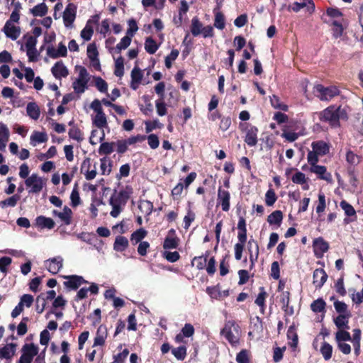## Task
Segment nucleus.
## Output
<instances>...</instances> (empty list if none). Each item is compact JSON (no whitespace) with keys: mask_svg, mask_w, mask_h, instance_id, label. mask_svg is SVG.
Wrapping results in <instances>:
<instances>
[{"mask_svg":"<svg viewBox=\"0 0 363 363\" xmlns=\"http://www.w3.org/2000/svg\"><path fill=\"white\" fill-rule=\"evenodd\" d=\"M27 115L33 120H38L40 115L39 106L35 102H29L26 106Z\"/></svg>","mask_w":363,"mask_h":363,"instance_id":"nucleus-28","label":"nucleus"},{"mask_svg":"<svg viewBox=\"0 0 363 363\" xmlns=\"http://www.w3.org/2000/svg\"><path fill=\"white\" fill-rule=\"evenodd\" d=\"M270 104L275 109H279L283 111H287L289 109V106L281 102L279 97L275 94L270 96Z\"/></svg>","mask_w":363,"mask_h":363,"instance_id":"nucleus-37","label":"nucleus"},{"mask_svg":"<svg viewBox=\"0 0 363 363\" xmlns=\"http://www.w3.org/2000/svg\"><path fill=\"white\" fill-rule=\"evenodd\" d=\"M20 199V196L18 194H14L3 201H0V207L2 208L6 207H14L16 206L18 200Z\"/></svg>","mask_w":363,"mask_h":363,"instance_id":"nucleus-43","label":"nucleus"},{"mask_svg":"<svg viewBox=\"0 0 363 363\" xmlns=\"http://www.w3.org/2000/svg\"><path fill=\"white\" fill-rule=\"evenodd\" d=\"M306 6H308V11L311 13L315 11V6L313 0H303V2L301 3L295 1L293 3L292 6H288V11L292 10L293 11L297 13Z\"/></svg>","mask_w":363,"mask_h":363,"instance_id":"nucleus-17","label":"nucleus"},{"mask_svg":"<svg viewBox=\"0 0 363 363\" xmlns=\"http://www.w3.org/2000/svg\"><path fill=\"white\" fill-rule=\"evenodd\" d=\"M68 135L70 138L78 142H81L84 139L82 132L77 125H73V127L69 130Z\"/></svg>","mask_w":363,"mask_h":363,"instance_id":"nucleus-48","label":"nucleus"},{"mask_svg":"<svg viewBox=\"0 0 363 363\" xmlns=\"http://www.w3.org/2000/svg\"><path fill=\"white\" fill-rule=\"evenodd\" d=\"M334 307L337 313L339 314H347V313H350V311L347 310V305L343 301L335 300L334 301Z\"/></svg>","mask_w":363,"mask_h":363,"instance_id":"nucleus-60","label":"nucleus"},{"mask_svg":"<svg viewBox=\"0 0 363 363\" xmlns=\"http://www.w3.org/2000/svg\"><path fill=\"white\" fill-rule=\"evenodd\" d=\"M131 40L132 37L128 35L122 38L120 43L116 45L115 48L116 52L120 53L122 50L126 49L130 45Z\"/></svg>","mask_w":363,"mask_h":363,"instance_id":"nucleus-52","label":"nucleus"},{"mask_svg":"<svg viewBox=\"0 0 363 363\" xmlns=\"http://www.w3.org/2000/svg\"><path fill=\"white\" fill-rule=\"evenodd\" d=\"M236 361L238 363H250L248 351L244 349L238 352L236 356Z\"/></svg>","mask_w":363,"mask_h":363,"instance_id":"nucleus-64","label":"nucleus"},{"mask_svg":"<svg viewBox=\"0 0 363 363\" xmlns=\"http://www.w3.org/2000/svg\"><path fill=\"white\" fill-rule=\"evenodd\" d=\"M3 31L7 38H9L13 40H16L21 34L20 28L12 25L11 23H10V21H7L6 22Z\"/></svg>","mask_w":363,"mask_h":363,"instance_id":"nucleus-18","label":"nucleus"},{"mask_svg":"<svg viewBox=\"0 0 363 363\" xmlns=\"http://www.w3.org/2000/svg\"><path fill=\"white\" fill-rule=\"evenodd\" d=\"M47 55L52 59H57L60 57H66L67 55V47L63 43H59L57 50L53 46H48L47 48Z\"/></svg>","mask_w":363,"mask_h":363,"instance_id":"nucleus-14","label":"nucleus"},{"mask_svg":"<svg viewBox=\"0 0 363 363\" xmlns=\"http://www.w3.org/2000/svg\"><path fill=\"white\" fill-rule=\"evenodd\" d=\"M91 20L86 22L85 27L81 31V37L86 41L91 40L94 33L93 26L91 25Z\"/></svg>","mask_w":363,"mask_h":363,"instance_id":"nucleus-45","label":"nucleus"},{"mask_svg":"<svg viewBox=\"0 0 363 363\" xmlns=\"http://www.w3.org/2000/svg\"><path fill=\"white\" fill-rule=\"evenodd\" d=\"M16 343H9L0 348V359H6L11 361L15 355L16 350Z\"/></svg>","mask_w":363,"mask_h":363,"instance_id":"nucleus-20","label":"nucleus"},{"mask_svg":"<svg viewBox=\"0 0 363 363\" xmlns=\"http://www.w3.org/2000/svg\"><path fill=\"white\" fill-rule=\"evenodd\" d=\"M72 211L67 206L63 208V211L57 213V217L64 223L65 225H69L72 223Z\"/></svg>","mask_w":363,"mask_h":363,"instance_id":"nucleus-32","label":"nucleus"},{"mask_svg":"<svg viewBox=\"0 0 363 363\" xmlns=\"http://www.w3.org/2000/svg\"><path fill=\"white\" fill-rule=\"evenodd\" d=\"M132 194V187L130 186H126L125 189L121 190L118 193H117V191L115 189L114 193L109 200H113V202L125 206Z\"/></svg>","mask_w":363,"mask_h":363,"instance_id":"nucleus-6","label":"nucleus"},{"mask_svg":"<svg viewBox=\"0 0 363 363\" xmlns=\"http://www.w3.org/2000/svg\"><path fill=\"white\" fill-rule=\"evenodd\" d=\"M203 24L199 21L197 16H195L191 20V32L194 36H198L201 33Z\"/></svg>","mask_w":363,"mask_h":363,"instance_id":"nucleus-40","label":"nucleus"},{"mask_svg":"<svg viewBox=\"0 0 363 363\" xmlns=\"http://www.w3.org/2000/svg\"><path fill=\"white\" fill-rule=\"evenodd\" d=\"M93 123L99 128H103L107 125V119L104 112L96 113L93 119Z\"/></svg>","mask_w":363,"mask_h":363,"instance_id":"nucleus-47","label":"nucleus"},{"mask_svg":"<svg viewBox=\"0 0 363 363\" xmlns=\"http://www.w3.org/2000/svg\"><path fill=\"white\" fill-rule=\"evenodd\" d=\"M332 26L334 27L333 28V38L335 39L340 38L342 35L344 31L342 23L338 21H333L332 22Z\"/></svg>","mask_w":363,"mask_h":363,"instance_id":"nucleus-51","label":"nucleus"},{"mask_svg":"<svg viewBox=\"0 0 363 363\" xmlns=\"http://www.w3.org/2000/svg\"><path fill=\"white\" fill-rule=\"evenodd\" d=\"M51 72L57 79H60L62 77H67L69 74L68 69L61 60L55 63L51 68Z\"/></svg>","mask_w":363,"mask_h":363,"instance_id":"nucleus-15","label":"nucleus"},{"mask_svg":"<svg viewBox=\"0 0 363 363\" xmlns=\"http://www.w3.org/2000/svg\"><path fill=\"white\" fill-rule=\"evenodd\" d=\"M320 352L321 353L323 359L325 361H328L331 359L333 354V346L328 342L324 341L320 348Z\"/></svg>","mask_w":363,"mask_h":363,"instance_id":"nucleus-36","label":"nucleus"},{"mask_svg":"<svg viewBox=\"0 0 363 363\" xmlns=\"http://www.w3.org/2000/svg\"><path fill=\"white\" fill-rule=\"evenodd\" d=\"M220 9V5L218 3L216 8L214 9L213 13L215 14L214 26L218 29L223 30L225 28V18L224 15L220 11H217Z\"/></svg>","mask_w":363,"mask_h":363,"instance_id":"nucleus-29","label":"nucleus"},{"mask_svg":"<svg viewBox=\"0 0 363 363\" xmlns=\"http://www.w3.org/2000/svg\"><path fill=\"white\" fill-rule=\"evenodd\" d=\"M319 119L322 122L328 123L333 128L340 126V120L347 121L348 119L347 111L341 106H330L319 113Z\"/></svg>","mask_w":363,"mask_h":363,"instance_id":"nucleus-1","label":"nucleus"},{"mask_svg":"<svg viewBox=\"0 0 363 363\" xmlns=\"http://www.w3.org/2000/svg\"><path fill=\"white\" fill-rule=\"evenodd\" d=\"M313 284L316 289H320L328 279V274L323 269H316L313 274Z\"/></svg>","mask_w":363,"mask_h":363,"instance_id":"nucleus-11","label":"nucleus"},{"mask_svg":"<svg viewBox=\"0 0 363 363\" xmlns=\"http://www.w3.org/2000/svg\"><path fill=\"white\" fill-rule=\"evenodd\" d=\"M48 8L45 3H40L30 9V13L34 16H45L48 13Z\"/></svg>","mask_w":363,"mask_h":363,"instance_id":"nucleus-39","label":"nucleus"},{"mask_svg":"<svg viewBox=\"0 0 363 363\" xmlns=\"http://www.w3.org/2000/svg\"><path fill=\"white\" fill-rule=\"evenodd\" d=\"M172 354L178 360H184L187 355V348L185 345H181L178 347L172 348Z\"/></svg>","mask_w":363,"mask_h":363,"instance_id":"nucleus-38","label":"nucleus"},{"mask_svg":"<svg viewBox=\"0 0 363 363\" xmlns=\"http://www.w3.org/2000/svg\"><path fill=\"white\" fill-rule=\"evenodd\" d=\"M115 143L104 142L100 145L98 152L100 155H108L114 151Z\"/></svg>","mask_w":363,"mask_h":363,"instance_id":"nucleus-41","label":"nucleus"},{"mask_svg":"<svg viewBox=\"0 0 363 363\" xmlns=\"http://www.w3.org/2000/svg\"><path fill=\"white\" fill-rule=\"evenodd\" d=\"M179 238L166 236L163 242V248L165 250L176 249L179 245Z\"/></svg>","mask_w":363,"mask_h":363,"instance_id":"nucleus-46","label":"nucleus"},{"mask_svg":"<svg viewBox=\"0 0 363 363\" xmlns=\"http://www.w3.org/2000/svg\"><path fill=\"white\" fill-rule=\"evenodd\" d=\"M207 257L203 256L195 257L191 261V265H196V268L199 270L203 269L206 267Z\"/></svg>","mask_w":363,"mask_h":363,"instance_id":"nucleus-59","label":"nucleus"},{"mask_svg":"<svg viewBox=\"0 0 363 363\" xmlns=\"http://www.w3.org/2000/svg\"><path fill=\"white\" fill-rule=\"evenodd\" d=\"M147 231L143 228H140L134 231L130 238V243L133 245H136L140 242H143V240L147 236Z\"/></svg>","mask_w":363,"mask_h":363,"instance_id":"nucleus-25","label":"nucleus"},{"mask_svg":"<svg viewBox=\"0 0 363 363\" xmlns=\"http://www.w3.org/2000/svg\"><path fill=\"white\" fill-rule=\"evenodd\" d=\"M38 353V347L33 343L25 344L22 347V354L19 363H31L33 357Z\"/></svg>","mask_w":363,"mask_h":363,"instance_id":"nucleus-5","label":"nucleus"},{"mask_svg":"<svg viewBox=\"0 0 363 363\" xmlns=\"http://www.w3.org/2000/svg\"><path fill=\"white\" fill-rule=\"evenodd\" d=\"M70 199H71V205L72 207H77L81 203V199L79 197V194L78 191L77 186V184L73 188L72 191L70 195Z\"/></svg>","mask_w":363,"mask_h":363,"instance_id":"nucleus-58","label":"nucleus"},{"mask_svg":"<svg viewBox=\"0 0 363 363\" xmlns=\"http://www.w3.org/2000/svg\"><path fill=\"white\" fill-rule=\"evenodd\" d=\"M124 74V59L123 57H118L115 61L114 74L117 77H122Z\"/></svg>","mask_w":363,"mask_h":363,"instance_id":"nucleus-49","label":"nucleus"},{"mask_svg":"<svg viewBox=\"0 0 363 363\" xmlns=\"http://www.w3.org/2000/svg\"><path fill=\"white\" fill-rule=\"evenodd\" d=\"M245 126V128H242V130H245L246 135L244 141L250 147H254L257 145L258 138V128L250 123L240 124V127Z\"/></svg>","mask_w":363,"mask_h":363,"instance_id":"nucleus-4","label":"nucleus"},{"mask_svg":"<svg viewBox=\"0 0 363 363\" xmlns=\"http://www.w3.org/2000/svg\"><path fill=\"white\" fill-rule=\"evenodd\" d=\"M179 54V52L178 50L173 49L171 51L170 54L165 57L164 62L167 68L169 69L172 67V62L174 61L177 58Z\"/></svg>","mask_w":363,"mask_h":363,"instance_id":"nucleus-61","label":"nucleus"},{"mask_svg":"<svg viewBox=\"0 0 363 363\" xmlns=\"http://www.w3.org/2000/svg\"><path fill=\"white\" fill-rule=\"evenodd\" d=\"M143 77V73L142 70L138 67L135 66L131 71V79L133 82H139L141 83V81Z\"/></svg>","mask_w":363,"mask_h":363,"instance_id":"nucleus-63","label":"nucleus"},{"mask_svg":"<svg viewBox=\"0 0 363 363\" xmlns=\"http://www.w3.org/2000/svg\"><path fill=\"white\" fill-rule=\"evenodd\" d=\"M315 91L321 101H329L340 94L339 89L335 86L325 87L322 84H318L315 86Z\"/></svg>","mask_w":363,"mask_h":363,"instance_id":"nucleus-3","label":"nucleus"},{"mask_svg":"<svg viewBox=\"0 0 363 363\" xmlns=\"http://www.w3.org/2000/svg\"><path fill=\"white\" fill-rule=\"evenodd\" d=\"M88 82L76 79L72 84V87L77 94H82L87 89Z\"/></svg>","mask_w":363,"mask_h":363,"instance_id":"nucleus-53","label":"nucleus"},{"mask_svg":"<svg viewBox=\"0 0 363 363\" xmlns=\"http://www.w3.org/2000/svg\"><path fill=\"white\" fill-rule=\"evenodd\" d=\"M350 317L351 313H347V314H339L335 318H334V323L339 330H341L342 325L347 320H349Z\"/></svg>","mask_w":363,"mask_h":363,"instance_id":"nucleus-57","label":"nucleus"},{"mask_svg":"<svg viewBox=\"0 0 363 363\" xmlns=\"http://www.w3.org/2000/svg\"><path fill=\"white\" fill-rule=\"evenodd\" d=\"M346 161L350 165L356 166L360 162V157L351 150H348L346 153Z\"/></svg>","mask_w":363,"mask_h":363,"instance_id":"nucleus-50","label":"nucleus"},{"mask_svg":"<svg viewBox=\"0 0 363 363\" xmlns=\"http://www.w3.org/2000/svg\"><path fill=\"white\" fill-rule=\"evenodd\" d=\"M108 333L107 328L105 325H101L96 331V337H94L93 347L101 346L105 343Z\"/></svg>","mask_w":363,"mask_h":363,"instance_id":"nucleus-21","label":"nucleus"},{"mask_svg":"<svg viewBox=\"0 0 363 363\" xmlns=\"http://www.w3.org/2000/svg\"><path fill=\"white\" fill-rule=\"evenodd\" d=\"M77 9V6L73 3H69L67 5L63 13V21L66 27L69 26L74 21Z\"/></svg>","mask_w":363,"mask_h":363,"instance_id":"nucleus-10","label":"nucleus"},{"mask_svg":"<svg viewBox=\"0 0 363 363\" xmlns=\"http://www.w3.org/2000/svg\"><path fill=\"white\" fill-rule=\"evenodd\" d=\"M45 262L48 263L46 264L47 269L52 274L58 273L63 266V259L60 256L50 258Z\"/></svg>","mask_w":363,"mask_h":363,"instance_id":"nucleus-13","label":"nucleus"},{"mask_svg":"<svg viewBox=\"0 0 363 363\" xmlns=\"http://www.w3.org/2000/svg\"><path fill=\"white\" fill-rule=\"evenodd\" d=\"M353 291L350 297L354 304L359 305L363 303V287L361 291L355 292L354 289H350V291Z\"/></svg>","mask_w":363,"mask_h":363,"instance_id":"nucleus-62","label":"nucleus"},{"mask_svg":"<svg viewBox=\"0 0 363 363\" xmlns=\"http://www.w3.org/2000/svg\"><path fill=\"white\" fill-rule=\"evenodd\" d=\"M142 99L145 103V106L141 105L140 106V110L144 115L150 116L153 111V106L150 101V97L148 95H143Z\"/></svg>","mask_w":363,"mask_h":363,"instance_id":"nucleus-34","label":"nucleus"},{"mask_svg":"<svg viewBox=\"0 0 363 363\" xmlns=\"http://www.w3.org/2000/svg\"><path fill=\"white\" fill-rule=\"evenodd\" d=\"M230 192L224 190L220 186L218 190V203L221 205L223 211H228L230 209Z\"/></svg>","mask_w":363,"mask_h":363,"instance_id":"nucleus-12","label":"nucleus"},{"mask_svg":"<svg viewBox=\"0 0 363 363\" xmlns=\"http://www.w3.org/2000/svg\"><path fill=\"white\" fill-rule=\"evenodd\" d=\"M87 56L91 62H94L95 60L99 58V52L95 43H91L87 46Z\"/></svg>","mask_w":363,"mask_h":363,"instance_id":"nucleus-56","label":"nucleus"},{"mask_svg":"<svg viewBox=\"0 0 363 363\" xmlns=\"http://www.w3.org/2000/svg\"><path fill=\"white\" fill-rule=\"evenodd\" d=\"M330 248L329 243L323 238L318 237L313 241V249L314 255L318 259H321Z\"/></svg>","mask_w":363,"mask_h":363,"instance_id":"nucleus-7","label":"nucleus"},{"mask_svg":"<svg viewBox=\"0 0 363 363\" xmlns=\"http://www.w3.org/2000/svg\"><path fill=\"white\" fill-rule=\"evenodd\" d=\"M220 334L229 342L232 347H236L240 344L241 335L240 327L234 320H228L225 323Z\"/></svg>","mask_w":363,"mask_h":363,"instance_id":"nucleus-2","label":"nucleus"},{"mask_svg":"<svg viewBox=\"0 0 363 363\" xmlns=\"http://www.w3.org/2000/svg\"><path fill=\"white\" fill-rule=\"evenodd\" d=\"M48 140V135L45 132L34 131L30 136V144L35 146L36 143H43Z\"/></svg>","mask_w":363,"mask_h":363,"instance_id":"nucleus-33","label":"nucleus"},{"mask_svg":"<svg viewBox=\"0 0 363 363\" xmlns=\"http://www.w3.org/2000/svg\"><path fill=\"white\" fill-rule=\"evenodd\" d=\"M159 47L160 45H158L152 37L146 38L145 41V50L147 53L150 55L155 54Z\"/></svg>","mask_w":363,"mask_h":363,"instance_id":"nucleus-35","label":"nucleus"},{"mask_svg":"<svg viewBox=\"0 0 363 363\" xmlns=\"http://www.w3.org/2000/svg\"><path fill=\"white\" fill-rule=\"evenodd\" d=\"M287 338L291 342H289V345L292 348L293 350H295L298 346V337L296 332V328L294 325H291L287 330Z\"/></svg>","mask_w":363,"mask_h":363,"instance_id":"nucleus-26","label":"nucleus"},{"mask_svg":"<svg viewBox=\"0 0 363 363\" xmlns=\"http://www.w3.org/2000/svg\"><path fill=\"white\" fill-rule=\"evenodd\" d=\"M268 294L265 291L264 288L263 286L259 287V293L258 294L255 303L259 307L260 312L262 313H264V310L266 308V298Z\"/></svg>","mask_w":363,"mask_h":363,"instance_id":"nucleus-27","label":"nucleus"},{"mask_svg":"<svg viewBox=\"0 0 363 363\" xmlns=\"http://www.w3.org/2000/svg\"><path fill=\"white\" fill-rule=\"evenodd\" d=\"M312 149L320 156H324L329 153L330 145L323 140L314 141L311 144Z\"/></svg>","mask_w":363,"mask_h":363,"instance_id":"nucleus-22","label":"nucleus"},{"mask_svg":"<svg viewBox=\"0 0 363 363\" xmlns=\"http://www.w3.org/2000/svg\"><path fill=\"white\" fill-rule=\"evenodd\" d=\"M129 245V241L127 238L122 235L116 236L113 243V250L116 252H122L125 251Z\"/></svg>","mask_w":363,"mask_h":363,"instance_id":"nucleus-24","label":"nucleus"},{"mask_svg":"<svg viewBox=\"0 0 363 363\" xmlns=\"http://www.w3.org/2000/svg\"><path fill=\"white\" fill-rule=\"evenodd\" d=\"M25 184L26 186L31 187L29 192L33 194L40 192L44 185L42 178L39 177L36 174H33L28 177L25 181Z\"/></svg>","mask_w":363,"mask_h":363,"instance_id":"nucleus-8","label":"nucleus"},{"mask_svg":"<svg viewBox=\"0 0 363 363\" xmlns=\"http://www.w3.org/2000/svg\"><path fill=\"white\" fill-rule=\"evenodd\" d=\"M64 279L67 281L64 282V285L66 288L71 290H77L82 284H88V281L85 280L82 277L79 275H67L63 276Z\"/></svg>","mask_w":363,"mask_h":363,"instance_id":"nucleus-9","label":"nucleus"},{"mask_svg":"<svg viewBox=\"0 0 363 363\" xmlns=\"http://www.w3.org/2000/svg\"><path fill=\"white\" fill-rule=\"evenodd\" d=\"M138 208L145 216H150L153 211V203L148 200L141 201Z\"/></svg>","mask_w":363,"mask_h":363,"instance_id":"nucleus-44","label":"nucleus"},{"mask_svg":"<svg viewBox=\"0 0 363 363\" xmlns=\"http://www.w3.org/2000/svg\"><path fill=\"white\" fill-rule=\"evenodd\" d=\"M277 200V196L273 189H269L265 194V203L267 206H272Z\"/></svg>","mask_w":363,"mask_h":363,"instance_id":"nucleus-54","label":"nucleus"},{"mask_svg":"<svg viewBox=\"0 0 363 363\" xmlns=\"http://www.w3.org/2000/svg\"><path fill=\"white\" fill-rule=\"evenodd\" d=\"M351 335L347 330H338L335 333V341L337 342H343L345 341H350Z\"/></svg>","mask_w":363,"mask_h":363,"instance_id":"nucleus-55","label":"nucleus"},{"mask_svg":"<svg viewBox=\"0 0 363 363\" xmlns=\"http://www.w3.org/2000/svg\"><path fill=\"white\" fill-rule=\"evenodd\" d=\"M326 303L325 301L319 298L311 304V308L314 313H322L325 312Z\"/></svg>","mask_w":363,"mask_h":363,"instance_id":"nucleus-42","label":"nucleus"},{"mask_svg":"<svg viewBox=\"0 0 363 363\" xmlns=\"http://www.w3.org/2000/svg\"><path fill=\"white\" fill-rule=\"evenodd\" d=\"M310 171L318 175V177L320 179L325 181H331V174L327 172V168L323 165L315 164L310 167Z\"/></svg>","mask_w":363,"mask_h":363,"instance_id":"nucleus-19","label":"nucleus"},{"mask_svg":"<svg viewBox=\"0 0 363 363\" xmlns=\"http://www.w3.org/2000/svg\"><path fill=\"white\" fill-rule=\"evenodd\" d=\"M290 292L289 291H282L280 298V303L282 304V309L287 313L292 315L294 313L293 307L290 308L289 312V303H290Z\"/></svg>","mask_w":363,"mask_h":363,"instance_id":"nucleus-31","label":"nucleus"},{"mask_svg":"<svg viewBox=\"0 0 363 363\" xmlns=\"http://www.w3.org/2000/svg\"><path fill=\"white\" fill-rule=\"evenodd\" d=\"M35 225L41 229L47 228L50 230L55 227V223L50 218L39 216L35 218Z\"/></svg>","mask_w":363,"mask_h":363,"instance_id":"nucleus-23","label":"nucleus"},{"mask_svg":"<svg viewBox=\"0 0 363 363\" xmlns=\"http://www.w3.org/2000/svg\"><path fill=\"white\" fill-rule=\"evenodd\" d=\"M283 220V213L280 210H276L273 211L267 217V222L269 225H277L280 226Z\"/></svg>","mask_w":363,"mask_h":363,"instance_id":"nucleus-30","label":"nucleus"},{"mask_svg":"<svg viewBox=\"0 0 363 363\" xmlns=\"http://www.w3.org/2000/svg\"><path fill=\"white\" fill-rule=\"evenodd\" d=\"M340 206L342 208V209L345 211V215L348 217H351V218H345V223L347 224L349 223L354 222L357 220L356 211L354 207L350 203H349L345 200H342L340 202Z\"/></svg>","mask_w":363,"mask_h":363,"instance_id":"nucleus-16","label":"nucleus"}]
</instances>
